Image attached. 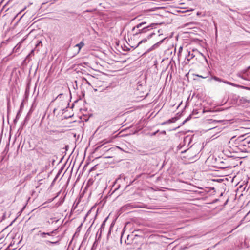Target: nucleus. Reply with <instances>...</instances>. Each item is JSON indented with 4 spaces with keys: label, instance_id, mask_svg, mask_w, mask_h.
Here are the masks:
<instances>
[{
    "label": "nucleus",
    "instance_id": "2eb2a0df",
    "mask_svg": "<svg viewBox=\"0 0 250 250\" xmlns=\"http://www.w3.org/2000/svg\"><path fill=\"white\" fill-rule=\"evenodd\" d=\"M237 76L238 77H240L241 78H242V79H244L243 77L241 75V74L239 73H238L237 74Z\"/></svg>",
    "mask_w": 250,
    "mask_h": 250
},
{
    "label": "nucleus",
    "instance_id": "39448f33",
    "mask_svg": "<svg viewBox=\"0 0 250 250\" xmlns=\"http://www.w3.org/2000/svg\"><path fill=\"white\" fill-rule=\"evenodd\" d=\"M223 121L221 120H213V119H208V122L209 124H214V123H222Z\"/></svg>",
    "mask_w": 250,
    "mask_h": 250
},
{
    "label": "nucleus",
    "instance_id": "412c9836",
    "mask_svg": "<svg viewBox=\"0 0 250 250\" xmlns=\"http://www.w3.org/2000/svg\"><path fill=\"white\" fill-rule=\"evenodd\" d=\"M248 69H250V66L248 67Z\"/></svg>",
    "mask_w": 250,
    "mask_h": 250
},
{
    "label": "nucleus",
    "instance_id": "f03ea898",
    "mask_svg": "<svg viewBox=\"0 0 250 250\" xmlns=\"http://www.w3.org/2000/svg\"><path fill=\"white\" fill-rule=\"evenodd\" d=\"M155 33L154 32H151L149 34L147 35V36L143 40L140 41L137 44V46L135 47H137L139 44H141L143 42H145L147 41V40L151 38L153 35H155Z\"/></svg>",
    "mask_w": 250,
    "mask_h": 250
},
{
    "label": "nucleus",
    "instance_id": "5701e85b",
    "mask_svg": "<svg viewBox=\"0 0 250 250\" xmlns=\"http://www.w3.org/2000/svg\"><path fill=\"white\" fill-rule=\"evenodd\" d=\"M194 113H195V111H193V114H194Z\"/></svg>",
    "mask_w": 250,
    "mask_h": 250
},
{
    "label": "nucleus",
    "instance_id": "423d86ee",
    "mask_svg": "<svg viewBox=\"0 0 250 250\" xmlns=\"http://www.w3.org/2000/svg\"><path fill=\"white\" fill-rule=\"evenodd\" d=\"M211 80H214L216 81H218L219 82H224V80L216 77V76H212L210 79H209V81H211Z\"/></svg>",
    "mask_w": 250,
    "mask_h": 250
},
{
    "label": "nucleus",
    "instance_id": "20e7f679",
    "mask_svg": "<svg viewBox=\"0 0 250 250\" xmlns=\"http://www.w3.org/2000/svg\"><path fill=\"white\" fill-rule=\"evenodd\" d=\"M194 50H193L192 52H188V55L187 56L188 61H190L195 56V55L194 54Z\"/></svg>",
    "mask_w": 250,
    "mask_h": 250
},
{
    "label": "nucleus",
    "instance_id": "a211bd4d",
    "mask_svg": "<svg viewBox=\"0 0 250 250\" xmlns=\"http://www.w3.org/2000/svg\"><path fill=\"white\" fill-rule=\"evenodd\" d=\"M62 95V94H59V95H58V96L57 97V98H58V97H59L61 96Z\"/></svg>",
    "mask_w": 250,
    "mask_h": 250
},
{
    "label": "nucleus",
    "instance_id": "7ed1b4c3",
    "mask_svg": "<svg viewBox=\"0 0 250 250\" xmlns=\"http://www.w3.org/2000/svg\"><path fill=\"white\" fill-rule=\"evenodd\" d=\"M56 231V229L53 230V231H52L50 232H42L41 231H39V232L40 233V236L42 237V238H46V236L48 235V236H53V234L55 233V232Z\"/></svg>",
    "mask_w": 250,
    "mask_h": 250
},
{
    "label": "nucleus",
    "instance_id": "f8f14e48",
    "mask_svg": "<svg viewBox=\"0 0 250 250\" xmlns=\"http://www.w3.org/2000/svg\"><path fill=\"white\" fill-rule=\"evenodd\" d=\"M131 236L130 235H128L127 236V240H125V243L127 244V245H129V244H131V240L129 241V237H130Z\"/></svg>",
    "mask_w": 250,
    "mask_h": 250
},
{
    "label": "nucleus",
    "instance_id": "4be33fe9",
    "mask_svg": "<svg viewBox=\"0 0 250 250\" xmlns=\"http://www.w3.org/2000/svg\"><path fill=\"white\" fill-rule=\"evenodd\" d=\"M157 44H155L153 46H152V48H153V47L156 45Z\"/></svg>",
    "mask_w": 250,
    "mask_h": 250
},
{
    "label": "nucleus",
    "instance_id": "aec40b11",
    "mask_svg": "<svg viewBox=\"0 0 250 250\" xmlns=\"http://www.w3.org/2000/svg\"><path fill=\"white\" fill-rule=\"evenodd\" d=\"M122 237H121V242H122Z\"/></svg>",
    "mask_w": 250,
    "mask_h": 250
},
{
    "label": "nucleus",
    "instance_id": "6ab92c4d",
    "mask_svg": "<svg viewBox=\"0 0 250 250\" xmlns=\"http://www.w3.org/2000/svg\"><path fill=\"white\" fill-rule=\"evenodd\" d=\"M86 83H87L89 85H90V83H89L88 81H86Z\"/></svg>",
    "mask_w": 250,
    "mask_h": 250
},
{
    "label": "nucleus",
    "instance_id": "9d476101",
    "mask_svg": "<svg viewBox=\"0 0 250 250\" xmlns=\"http://www.w3.org/2000/svg\"><path fill=\"white\" fill-rule=\"evenodd\" d=\"M213 129H215L217 132H220L222 130V128L221 127H214L212 128ZM210 129H212L211 128Z\"/></svg>",
    "mask_w": 250,
    "mask_h": 250
},
{
    "label": "nucleus",
    "instance_id": "0eeeda50",
    "mask_svg": "<svg viewBox=\"0 0 250 250\" xmlns=\"http://www.w3.org/2000/svg\"><path fill=\"white\" fill-rule=\"evenodd\" d=\"M84 45V43L83 41H81L79 43L76 44L75 45L76 47H78L79 48V51L81 50V49Z\"/></svg>",
    "mask_w": 250,
    "mask_h": 250
},
{
    "label": "nucleus",
    "instance_id": "9b49d317",
    "mask_svg": "<svg viewBox=\"0 0 250 250\" xmlns=\"http://www.w3.org/2000/svg\"><path fill=\"white\" fill-rule=\"evenodd\" d=\"M45 243L46 244H56L58 243V241L52 242V241H48V240H46V241H45Z\"/></svg>",
    "mask_w": 250,
    "mask_h": 250
},
{
    "label": "nucleus",
    "instance_id": "f257e3e1",
    "mask_svg": "<svg viewBox=\"0 0 250 250\" xmlns=\"http://www.w3.org/2000/svg\"><path fill=\"white\" fill-rule=\"evenodd\" d=\"M146 22H142L134 27L132 29V31L133 32V35H141L146 33V32L150 31L156 25L155 23H152L149 25L143 27V25H146Z\"/></svg>",
    "mask_w": 250,
    "mask_h": 250
},
{
    "label": "nucleus",
    "instance_id": "4468645a",
    "mask_svg": "<svg viewBox=\"0 0 250 250\" xmlns=\"http://www.w3.org/2000/svg\"><path fill=\"white\" fill-rule=\"evenodd\" d=\"M20 116V111H19L18 113H17V115H16V119L14 120V121H15L17 119H18V118H19Z\"/></svg>",
    "mask_w": 250,
    "mask_h": 250
},
{
    "label": "nucleus",
    "instance_id": "6e6552de",
    "mask_svg": "<svg viewBox=\"0 0 250 250\" xmlns=\"http://www.w3.org/2000/svg\"><path fill=\"white\" fill-rule=\"evenodd\" d=\"M177 120V118L176 117H174V118H172L171 119H169L168 120H167V122H166L165 123H164L163 124H165L166 123H174Z\"/></svg>",
    "mask_w": 250,
    "mask_h": 250
},
{
    "label": "nucleus",
    "instance_id": "1a4fd4ad",
    "mask_svg": "<svg viewBox=\"0 0 250 250\" xmlns=\"http://www.w3.org/2000/svg\"><path fill=\"white\" fill-rule=\"evenodd\" d=\"M224 83H226V84H229V85H231V86H235V87H236L237 86V85L233 83H232L230 82H229V81H224V82H223Z\"/></svg>",
    "mask_w": 250,
    "mask_h": 250
},
{
    "label": "nucleus",
    "instance_id": "f3484780",
    "mask_svg": "<svg viewBox=\"0 0 250 250\" xmlns=\"http://www.w3.org/2000/svg\"><path fill=\"white\" fill-rule=\"evenodd\" d=\"M197 76L201 77V78H206V77H203L202 76L199 75H197Z\"/></svg>",
    "mask_w": 250,
    "mask_h": 250
},
{
    "label": "nucleus",
    "instance_id": "dca6fc26",
    "mask_svg": "<svg viewBox=\"0 0 250 250\" xmlns=\"http://www.w3.org/2000/svg\"><path fill=\"white\" fill-rule=\"evenodd\" d=\"M44 152L45 153L48 154H49L51 153L50 150H46V151H45Z\"/></svg>",
    "mask_w": 250,
    "mask_h": 250
},
{
    "label": "nucleus",
    "instance_id": "ddd939ff",
    "mask_svg": "<svg viewBox=\"0 0 250 250\" xmlns=\"http://www.w3.org/2000/svg\"><path fill=\"white\" fill-rule=\"evenodd\" d=\"M20 45H21V43H20V44H17L13 49V51L14 52H17V50L20 48Z\"/></svg>",
    "mask_w": 250,
    "mask_h": 250
}]
</instances>
